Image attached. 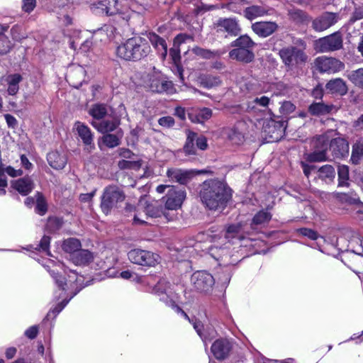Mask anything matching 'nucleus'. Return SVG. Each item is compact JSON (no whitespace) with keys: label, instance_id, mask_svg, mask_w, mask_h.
Wrapping results in <instances>:
<instances>
[{"label":"nucleus","instance_id":"obj_1","mask_svg":"<svg viewBox=\"0 0 363 363\" xmlns=\"http://www.w3.org/2000/svg\"><path fill=\"white\" fill-rule=\"evenodd\" d=\"M199 195L203 205L212 211L224 208L231 197L227 185L217 179L205 181L201 186Z\"/></svg>","mask_w":363,"mask_h":363},{"label":"nucleus","instance_id":"obj_2","mask_svg":"<svg viewBox=\"0 0 363 363\" xmlns=\"http://www.w3.org/2000/svg\"><path fill=\"white\" fill-rule=\"evenodd\" d=\"M150 52L151 48L146 38L134 36L119 45L116 54L125 60H138L147 56Z\"/></svg>","mask_w":363,"mask_h":363},{"label":"nucleus","instance_id":"obj_3","mask_svg":"<svg viewBox=\"0 0 363 363\" xmlns=\"http://www.w3.org/2000/svg\"><path fill=\"white\" fill-rule=\"evenodd\" d=\"M125 211L133 212V223L135 225H143L147 223L145 218H158L163 214V209L157 201H147L145 198L141 199L136 207L127 203Z\"/></svg>","mask_w":363,"mask_h":363},{"label":"nucleus","instance_id":"obj_4","mask_svg":"<svg viewBox=\"0 0 363 363\" xmlns=\"http://www.w3.org/2000/svg\"><path fill=\"white\" fill-rule=\"evenodd\" d=\"M296 44L299 48L290 45L281 48L279 52L282 62L289 70L305 64L308 60V56L304 52L306 49L305 42L303 40H298Z\"/></svg>","mask_w":363,"mask_h":363},{"label":"nucleus","instance_id":"obj_5","mask_svg":"<svg viewBox=\"0 0 363 363\" xmlns=\"http://www.w3.org/2000/svg\"><path fill=\"white\" fill-rule=\"evenodd\" d=\"M51 274L55 279V282L57 284V286L60 288H62L63 291L69 289L74 290L69 300H64L52 310V313L57 314L68 303L69 301L84 287L81 284L83 281V277L82 276L77 277L75 273L72 272V275L69 276L68 283L65 282V284H63V278L59 277L57 274L55 273L53 271L52 272Z\"/></svg>","mask_w":363,"mask_h":363},{"label":"nucleus","instance_id":"obj_6","mask_svg":"<svg viewBox=\"0 0 363 363\" xmlns=\"http://www.w3.org/2000/svg\"><path fill=\"white\" fill-rule=\"evenodd\" d=\"M156 191L159 194H163L167 191L166 196L162 199L164 202L165 208L168 210L179 208L186 198L185 191L174 186L161 184L157 187Z\"/></svg>","mask_w":363,"mask_h":363},{"label":"nucleus","instance_id":"obj_7","mask_svg":"<svg viewBox=\"0 0 363 363\" xmlns=\"http://www.w3.org/2000/svg\"><path fill=\"white\" fill-rule=\"evenodd\" d=\"M124 192L116 186H108L104 191L101 196V208L102 211L108 214L111 211L117 208L118 204L125 200Z\"/></svg>","mask_w":363,"mask_h":363},{"label":"nucleus","instance_id":"obj_8","mask_svg":"<svg viewBox=\"0 0 363 363\" xmlns=\"http://www.w3.org/2000/svg\"><path fill=\"white\" fill-rule=\"evenodd\" d=\"M128 259L133 264L154 267L160 262V256L152 252L134 249L128 253Z\"/></svg>","mask_w":363,"mask_h":363},{"label":"nucleus","instance_id":"obj_9","mask_svg":"<svg viewBox=\"0 0 363 363\" xmlns=\"http://www.w3.org/2000/svg\"><path fill=\"white\" fill-rule=\"evenodd\" d=\"M315 50L320 52H327L340 50L342 47V37L340 33L335 32L315 41Z\"/></svg>","mask_w":363,"mask_h":363},{"label":"nucleus","instance_id":"obj_10","mask_svg":"<svg viewBox=\"0 0 363 363\" xmlns=\"http://www.w3.org/2000/svg\"><path fill=\"white\" fill-rule=\"evenodd\" d=\"M91 9L96 14L113 16L123 13L125 8L123 0H101L93 4Z\"/></svg>","mask_w":363,"mask_h":363},{"label":"nucleus","instance_id":"obj_11","mask_svg":"<svg viewBox=\"0 0 363 363\" xmlns=\"http://www.w3.org/2000/svg\"><path fill=\"white\" fill-rule=\"evenodd\" d=\"M191 282L197 291L207 293L211 290L214 279L211 274L205 271H198L192 274Z\"/></svg>","mask_w":363,"mask_h":363},{"label":"nucleus","instance_id":"obj_12","mask_svg":"<svg viewBox=\"0 0 363 363\" xmlns=\"http://www.w3.org/2000/svg\"><path fill=\"white\" fill-rule=\"evenodd\" d=\"M286 129L284 121H269L264 125V133L269 142L279 141L284 135Z\"/></svg>","mask_w":363,"mask_h":363},{"label":"nucleus","instance_id":"obj_13","mask_svg":"<svg viewBox=\"0 0 363 363\" xmlns=\"http://www.w3.org/2000/svg\"><path fill=\"white\" fill-rule=\"evenodd\" d=\"M340 19L337 13L324 12L313 21L312 27L316 31H323L335 25Z\"/></svg>","mask_w":363,"mask_h":363},{"label":"nucleus","instance_id":"obj_14","mask_svg":"<svg viewBox=\"0 0 363 363\" xmlns=\"http://www.w3.org/2000/svg\"><path fill=\"white\" fill-rule=\"evenodd\" d=\"M317 66L321 72L335 73L344 69V63L333 57H319Z\"/></svg>","mask_w":363,"mask_h":363},{"label":"nucleus","instance_id":"obj_15","mask_svg":"<svg viewBox=\"0 0 363 363\" xmlns=\"http://www.w3.org/2000/svg\"><path fill=\"white\" fill-rule=\"evenodd\" d=\"M211 350L217 359H224L228 357L232 344L228 339H218L213 343Z\"/></svg>","mask_w":363,"mask_h":363},{"label":"nucleus","instance_id":"obj_16","mask_svg":"<svg viewBox=\"0 0 363 363\" xmlns=\"http://www.w3.org/2000/svg\"><path fill=\"white\" fill-rule=\"evenodd\" d=\"M149 86L153 92L162 93L172 88V82L165 80L160 73H155L150 77Z\"/></svg>","mask_w":363,"mask_h":363},{"label":"nucleus","instance_id":"obj_17","mask_svg":"<svg viewBox=\"0 0 363 363\" xmlns=\"http://www.w3.org/2000/svg\"><path fill=\"white\" fill-rule=\"evenodd\" d=\"M74 130L77 132L78 135L83 141L84 144L87 146V149H93V134L90 128L84 123L77 121L74 125Z\"/></svg>","mask_w":363,"mask_h":363},{"label":"nucleus","instance_id":"obj_18","mask_svg":"<svg viewBox=\"0 0 363 363\" xmlns=\"http://www.w3.org/2000/svg\"><path fill=\"white\" fill-rule=\"evenodd\" d=\"M218 31H225L231 35H238L240 31L239 25L234 18L220 19L216 23Z\"/></svg>","mask_w":363,"mask_h":363},{"label":"nucleus","instance_id":"obj_19","mask_svg":"<svg viewBox=\"0 0 363 363\" xmlns=\"http://www.w3.org/2000/svg\"><path fill=\"white\" fill-rule=\"evenodd\" d=\"M277 25L272 21L256 22L252 24V30L259 36L266 38L272 35L277 29Z\"/></svg>","mask_w":363,"mask_h":363},{"label":"nucleus","instance_id":"obj_20","mask_svg":"<svg viewBox=\"0 0 363 363\" xmlns=\"http://www.w3.org/2000/svg\"><path fill=\"white\" fill-rule=\"evenodd\" d=\"M330 150L335 157H342L349 152V143L344 138H335L330 141Z\"/></svg>","mask_w":363,"mask_h":363},{"label":"nucleus","instance_id":"obj_21","mask_svg":"<svg viewBox=\"0 0 363 363\" xmlns=\"http://www.w3.org/2000/svg\"><path fill=\"white\" fill-rule=\"evenodd\" d=\"M192 171L177 168H170L167 171V176L170 180L181 184H186L192 177Z\"/></svg>","mask_w":363,"mask_h":363},{"label":"nucleus","instance_id":"obj_22","mask_svg":"<svg viewBox=\"0 0 363 363\" xmlns=\"http://www.w3.org/2000/svg\"><path fill=\"white\" fill-rule=\"evenodd\" d=\"M11 186L23 196L30 194L34 188L33 181L28 177L11 182Z\"/></svg>","mask_w":363,"mask_h":363},{"label":"nucleus","instance_id":"obj_23","mask_svg":"<svg viewBox=\"0 0 363 363\" xmlns=\"http://www.w3.org/2000/svg\"><path fill=\"white\" fill-rule=\"evenodd\" d=\"M229 56L233 60H236L244 63H249L255 58L254 53L250 49L243 48H237L232 50L229 52Z\"/></svg>","mask_w":363,"mask_h":363},{"label":"nucleus","instance_id":"obj_24","mask_svg":"<svg viewBox=\"0 0 363 363\" xmlns=\"http://www.w3.org/2000/svg\"><path fill=\"white\" fill-rule=\"evenodd\" d=\"M317 143H321V150H315L308 155V160L311 162H321L327 159L326 149L328 147V138L325 135H320L317 138Z\"/></svg>","mask_w":363,"mask_h":363},{"label":"nucleus","instance_id":"obj_25","mask_svg":"<svg viewBox=\"0 0 363 363\" xmlns=\"http://www.w3.org/2000/svg\"><path fill=\"white\" fill-rule=\"evenodd\" d=\"M326 89L332 93L339 95H345L347 92V86L345 82L340 78L329 81L325 86Z\"/></svg>","mask_w":363,"mask_h":363},{"label":"nucleus","instance_id":"obj_26","mask_svg":"<svg viewBox=\"0 0 363 363\" xmlns=\"http://www.w3.org/2000/svg\"><path fill=\"white\" fill-rule=\"evenodd\" d=\"M147 38L152 46L157 49L158 52H160L162 57L164 58L167 54V46L165 40L155 33H148Z\"/></svg>","mask_w":363,"mask_h":363},{"label":"nucleus","instance_id":"obj_27","mask_svg":"<svg viewBox=\"0 0 363 363\" xmlns=\"http://www.w3.org/2000/svg\"><path fill=\"white\" fill-rule=\"evenodd\" d=\"M93 254L86 250H79L71 255V259L76 265H85L93 261Z\"/></svg>","mask_w":363,"mask_h":363},{"label":"nucleus","instance_id":"obj_28","mask_svg":"<svg viewBox=\"0 0 363 363\" xmlns=\"http://www.w3.org/2000/svg\"><path fill=\"white\" fill-rule=\"evenodd\" d=\"M50 165L57 169H61L65 167L67 163V157L65 154L55 151L48 153L47 157Z\"/></svg>","mask_w":363,"mask_h":363},{"label":"nucleus","instance_id":"obj_29","mask_svg":"<svg viewBox=\"0 0 363 363\" xmlns=\"http://www.w3.org/2000/svg\"><path fill=\"white\" fill-rule=\"evenodd\" d=\"M335 107L333 105H327L323 102H314L308 107V112L312 116L325 115L332 112Z\"/></svg>","mask_w":363,"mask_h":363},{"label":"nucleus","instance_id":"obj_30","mask_svg":"<svg viewBox=\"0 0 363 363\" xmlns=\"http://www.w3.org/2000/svg\"><path fill=\"white\" fill-rule=\"evenodd\" d=\"M120 124L118 118L112 120H104L99 122H93L92 125L101 133H108L113 131Z\"/></svg>","mask_w":363,"mask_h":363},{"label":"nucleus","instance_id":"obj_31","mask_svg":"<svg viewBox=\"0 0 363 363\" xmlns=\"http://www.w3.org/2000/svg\"><path fill=\"white\" fill-rule=\"evenodd\" d=\"M316 173L318 177L327 184L333 182L336 174L335 168L330 164H325L319 167Z\"/></svg>","mask_w":363,"mask_h":363},{"label":"nucleus","instance_id":"obj_32","mask_svg":"<svg viewBox=\"0 0 363 363\" xmlns=\"http://www.w3.org/2000/svg\"><path fill=\"white\" fill-rule=\"evenodd\" d=\"M212 116V111L208 108L199 109L195 113H189V118L193 123H203Z\"/></svg>","mask_w":363,"mask_h":363},{"label":"nucleus","instance_id":"obj_33","mask_svg":"<svg viewBox=\"0 0 363 363\" xmlns=\"http://www.w3.org/2000/svg\"><path fill=\"white\" fill-rule=\"evenodd\" d=\"M363 159V137L359 138L352 145L350 160L354 164H359Z\"/></svg>","mask_w":363,"mask_h":363},{"label":"nucleus","instance_id":"obj_34","mask_svg":"<svg viewBox=\"0 0 363 363\" xmlns=\"http://www.w3.org/2000/svg\"><path fill=\"white\" fill-rule=\"evenodd\" d=\"M80 241L78 239L74 238H70L65 240L62 244V249L65 252L70 253L71 255L77 252L80 249Z\"/></svg>","mask_w":363,"mask_h":363},{"label":"nucleus","instance_id":"obj_35","mask_svg":"<svg viewBox=\"0 0 363 363\" xmlns=\"http://www.w3.org/2000/svg\"><path fill=\"white\" fill-rule=\"evenodd\" d=\"M225 131L228 139L233 144L240 145L243 142V134L238 130V128H227Z\"/></svg>","mask_w":363,"mask_h":363},{"label":"nucleus","instance_id":"obj_36","mask_svg":"<svg viewBox=\"0 0 363 363\" xmlns=\"http://www.w3.org/2000/svg\"><path fill=\"white\" fill-rule=\"evenodd\" d=\"M265 13L266 9L264 7L256 5L249 6L244 11L245 16L250 20L262 16Z\"/></svg>","mask_w":363,"mask_h":363},{"label":"nucleus","instance_id":"obj_37","mask_svg":"<svg viewBox=\"0 0 363 363\" xmlns=\"http://www.w3.org/2000/svg\"><path fill=\"white\" fill-rule=\"evenodd\" d=\"M347 77L354 84L363 88V68L348 72Z\"/></svg>","mask_w":363,"mask_h":363},{"label":"nucleus","instance_id":"obj_38","mask_svg":"<svg viewBox=\"0 0 363 363\" xmlns=\"http://www.w3.org/2000/svg\"><path fill=\"white\" fill-rule=\"evenodd\" d=\"M195 139H196V133L189 130L187 133L186 141L185 145L184 147V150L186 154H187V155H195L196 154V149L194 147Z\"/></svg>","mask_w":363,"mask_h":363},{"label":"nucleus","instance_id":"obj_39","mask_svg":"<svg viewBox=\"0 0 363 363\" xmlns=\"http://www.w3.org/2000/svg\"><path fill=\"white\" fill-rule=\"evenodd\" d=\"M232 45L237 48L251 49L254 47L255 43L247 35H243L234 40Z\"/></svg>","mask_w":363,"mask_h":363},{"label":"nucleus","instance_id":"obj_40","mask_svg":"<svg viewBox=\"0 0 363 363\" xmlns=\"http://www.w3.org/2000/svg\"><path fill=\"white\" fill-rule=\"evenodd\" d=\"M338 186H349V168L346 165H340L338 167Z\"/></svg>","mask_w":363,"mask_h":363},{"label":"nucleus","instance_id":"obj_41","mask_svg":"<svg viewBox=\"0 0 363 363\" xmlns=\"http://www.w3.org/2000/svg\"><path fill=\"white\" fill-rule=\"evenodd\" d=\"M89 113L93 118L101 119L106 116L108 109L106 106L104 104H95L90 108Z\"/></svg>","mask_w":363,"mask_h":363},{"label":"nucleus","instance_id":"obj_42","mask_svg":"<svg viewBox=\"0 0 363 363\" xmlns=\"http://www.w3.org/2000/svg\"><path fill=\"white\" fill-rule=\"evenodd\" d=\"M84 73L85 71L81 66H77L69 71V78L71 81H73L75 77H77L78 79L76 82H72L73 86H77V84H81L82 81L84 80Z\"/></svg>","mask_w":363,"mask_h":363},{"label":"nucleus","instance_id":"obj_43","mask_svg":"<svg viewBox=\"0 0 363 363\" xmlns=\"http://www.w3.org/2000/svg\"><path fill=\"white\" fill-rule=\"evenodd\" d=\"M103 143L109 148H113L120 145L121 138L115 134H106L101 138Z\"/></svg>","mask_w":363,"mask_h":363},{"label":"nucleus","instance_id":"obj_44","mask_svg":"<svg viewBox=\"0 0 363 363\" xmlns=\"http://www.w3.org/2000/svg\"><path fill=\"white\" fill-rule=\"evenodd\" d=\"M7 174L11 177H17L23 175V171L21 169H15L11 166H6L2 162L0 163V175Z\"/></svg>","mask_w":363,"mask_h":363},{"label":"nucleus","instance_id":"obj_45","mask_svg":"<svg viewBox=\"0 0 363 363\" xmlns=\"http://www.w3.org/2000/svg\"><path fill=\"white\" fill-rule=\"evenodd\" d=\"M272 218V215L264 211H260L255 214L252 219V224L261 225L268 223Z\"/></svg>","mask_w":363,"mask_h":363},{"label":"nucleus","instance_id":"obj_46","mask_svg":"<svg viewBox=\"0 0 363 363\" xmlns=\"http://www.w3.org/2000/svg\"><path fill=\"white\" fill-rule=\"evenodd\" d=\"M36 197V207H35V211L43 216L44 215L48 210L47 208V203L45 201L44 197L40 193H37L35 195Z\"/></svg>","mask_w":363,"mask_h":363},{"label":"nucleus","instance_id":"obj_47","mask_svg":"<svg viewBox=\"0 0 363 363\" xmlns=\"http://www.w3.org/2000/svg\"><path fill=\"white\" fill-rule=\"evenodd\" d=\"M62 222L57 218H50L48 219L46 228L50 232H54L62 226Z\"/></svg>","mask_w":363,"mask_h":363},{"label":"nucleus","instance_id":"obj_48","mask_svg":"<svg viewBox=\"0 0 363 363\" xmlns=\"http://www.w3.org/2000/svg\"><path fill=\"white\" fill-rule=\"evenodd\" d=\"M192 52L201 57L206 58V59H211L213 57H214V53L209 50H205L199 47H195L192 49Z\"/></svg>","mask_w":363,"mask_h":363},{"label":"nucleus","instance_id":"obj_49","mask_svg":"<svg viewBox=\"0 0 363 363\" xmlns=\"http://www.w3.org/2000/svg\"><path fill=\"white\" fill-rule=\"evenodd\" d=\"M241 231V225L236 224L230 225L225 233V237L227 238H234L238 236V235Z\"/></svg>","mask_w":363,"mask_h":363},{"label":"nucleus","instance_id":"obj_50","mask_svg":"<svg viewBox=\"0 0 363 363\" xmlns=\"http://www.w3.org/2000/svg\"><path fill=\"white\" fill-rule=\"evenodd\" d=\"M10 49V41L8 38L0 32V54L6 53Z\"/></svg>","mask_w":363,"mask_h":363},{"label":"nucleus","instance_id":"obj_51","mask_svg":"<svg viewBox=\"0 0 363 363\" xmlns=\"http://www.w3.org/2000/svg\"><path fill=\"white\" fill-rule=\"evenodd\" d=\"M298 232L303 236L307 237L312 240H315L319 237L318 233L312 229L303 228L298 230Z\"/></svg>","mask_w":363,"mask_h":363},{"label":"nucleus","instance_id":"obj_52","mask_svg":"<svg viewBox=\"0 0 363 363\" xmlns=\"http://www.w3.org/2000/svg\"><path fill=\"white\" fill-rule=\"evenodd\" d=\"M118 166L121 169H133L139 168L141 166V164L139 161H128L123 160L119 161Z\"/></svg>","mask_w":363,"mask_h":363},{"label":"nucleus","instance_id":"obj_53","mask_svg":"<svg viewBox=\"0 0 363 363\" xmlns=\"http://www.w3.org/2000/svg\"><path fill=\"white\" fill-rule=\"evenodd\" d=\"M296 106L291 101H284L279 108L281 113L288 115L295 111Z\"/></svg>","mask_w":363,"mask_h":363},{"label":"nucleus","instance_id":"obj_54","mask_svg":"<svg viewBox=\"0 0 363 363\" xmlns=\"http://www.w3.org/2000/svg\"><path fill=\"white\" fill-rule=\"evenodd\" d=\"M291 18L297 21H304L307 19L306 14L301 10H293L290 11Z\"/></svg>","mask_w":363,"mask_h":363},{"label":"nucleus","instance_id":"obj_55","mask_svg":"<svg viewBox=\"0 0 363 363\" xmlns=\"http://www.w3.org/2000/svg\"><path fill=\"white\" fill-rule=\"evenodd\" d=\"M195 143L196 145V147L201 150H206L208 147L207 140L206 137L203 135H198L196 133Z\"/></svg>","mask_w":363,"mask_h":363},{"label":"nucleus","instance_id":"obj_56","mask_svg":"<svg viewBox=\"0 0 363 363\" xmlns=\"http://www.w3.org/2000/svg\"><path fill=\"white\" fill-rule=\"evenodd\" d=\"M186 40H193V38L186 34H179L174 40V46H179L182 43H185Z\"/></svg>","mask_w":363,"mask_h":363},{"label":"nucleus","instance_id":"obj_57","mask_svg":"<svg viewBox=\"0 0 363 363\" xmlns=\"http://www.w3.org/2000/svg\"><path fill=\"white\" fill-rule=\"evenodd\" d=\"M362 18H363V6L355 9L350 18L349 23H353L356 21Z\"/></svg>","mask_w":363,"mask_h":363},{"label":"nucleus","instance_id":"obj_58","mask_svg":"<svg viewBox=\"0 0 363 363\" xmlns=\"http://www.w3.org/2000/svg\"><path fill=\"white\" fill-rule=\"evenodd\" d=\"M35 0H23L22 9L25 12L30 13L35 7Z\"/></svg>","mask_w":363,"mask_h":363},{"label":"nucleus","instance_id":"obj_59","mask_svg":"<svg viewBox=\"0 0 363 363\" xmlns=\"http://www.w3.org/2000/svg\"><path fill=\"white\" fill-rule=\"evenodd\" d=\"M50 238L48 236H43V238L40 240V245H39V250H42L44 252H47L49 255V246H50Z\"/></svg>","mask_w":363,"mask_h":363},{"label":"nucleus","instance_id":"obj_60","mask_svg":"<svg viewBox=\"0 0 363 363\" xmlns=\"http://www.w3.org/2000/svg\"><path fill=\"white\" fill-rule=\"evenodd\" d=\"M158 123L164 127H172L174 124V120L171 116H165L159 119Z\"/></svg>","mask_w":363,"mask_h":363},{"label":"nucleus","instance_id":"obj_61","mask_svg":"<svg viewBox=\"0 0 363 363\" xmlns=\"http://www.w3.org/2000/svg\"><path fill=\"white\" fill-rule=\"evenodd\" d=\"M193 326L198 335L202 338L203 342H206V337L202 333V329L203 328V324L198 320L193 321Z\"/></svg>","mask_w":363,"mask_h":363},{"label":"nucleus","instance_id":"obj_62","mask_svg":"<svg viewBox=\"0 0 363 363\" xmlns=\"http://www.w3.org/2000/svg\"><path fill=\"white\" fill-rule=\"evenodd\" d=\"M301 167L304 174L307 177H308L312 172H316L318 169L315 165H309L306 164L305 162H301Z\"/></svg>","mask_w":363,"mask_h":363},{"label":"nucleus","instance_id":"obj_63","mask_svg":"<svg viewBox=\"0 0 363 363\" xmlns=\"http://www.w3.org/2000/svg\"><path fill=\"white\" fill-rule=\"evenodd\" d=\"M254 103L262 107H266L269 103V98L265 96L261 97H257L254 99Z\"/></svg>","mask_w":363,"mask_h":363},{"label":"nucleus","instance_id":"obj_64","mask_svg":"<svg viewBox=\"0 0 363 363\" xmlns=\"http://www.w3.org/2000/svg\"><path fill=\"white\" fill-rule=\"evenodd\" d=\"M206 86L208 87H212L220 84V79L218 77L208 76L206 78Z\"/></svg>","mask_w":363,"mask_h":363}]
</instances>
